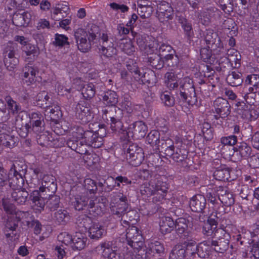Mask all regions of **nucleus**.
Listing matches in <instances>:
<instances>
[{"label": "nucleus", "mask_w": 259, "mask_h": 259, "mask_svg": "<svg viewBox=\"0 0 259 259\" xmlns=\"http://www.w3.org/2000/svg\"><path fill=\"white\" fill-rule=\"evenodd\" d=\"M178 97L183 102L193 106L197 102V98L192 79L184 78L180 83Z\"/></svg>", "instance_id": "obj_1"}, {"label": "nucleus", "mask_w": 259, "mask_h": 259, "mask_svg": "<svg viewBox=\"0 0 259 259\" xmlns=\"http://www.w3.org/2000/svg\"><path fill=\"white\" fill-rule=\"evenodd\" d=\"M102 118L110 124L112 131L120 132L124 131L122 129L123 125L121 122L122 111L119 108L113 106L108 107L102 110Z\"/></svg>", "instance_id": "obj_2"}, {"label": "nucleus", "mask_w": 259, "mask_h": 259, "mask_svg": "<svg viewBox=\"0 0 259 259\" xmlns=\"http://www.w3.org/2000/svg\"><path fill=\"white\" fill-rule=\"evenodd\" d=\"M74 37L78 49L81 52H88L94 44L96 35L93 32H87L84 29L79 28L74 32Z\"/></svg>", "instance_id": "obj_3"}, {"label": "nucleus", "mask_w": 259, "mask_h": 259, "mask_svg": "<svg viewBox=\"0 0 259 259\" xmlns=\"http://www.w3.org/2000/svg\"><path fill=\"white\" fill-rule=\"evenodd\" d=\"M18 51V45L13 41H9L3 46L4 62L9 70L14 69L18 63V59L15 56Z\"/></svg>", "instance_id": "obj_4"}, {"label": "nucleus", "mask_w": 259, "mask_h": 259, "mask_svg": "<svg viewBox=\"0 0 259 259\" xmlns=\"http://www.w3.org/2000/svg\"><path fill=\"white\" fill-rule=\"evenodd\" d=\"M124 149H126V158L128 163L133 166H138L144 160L143 150L137 144L130 143Z\"/></svg>", "instance_id": "obj_5"}, {"label": "nucleus", "mask_w": 259, "mask_h": 259, "mask_svg": "<svg viewBox=\"0 0 259 259\" xmlns=\"http://www.w3.org/2000/svg\"><path fill=\"white\" fill-rule=\"evenodd\" d=\"M26 165L22 166V169H19L18 166L13 164L9 172L8 179L9 185L14 190L21 189L24 184L23 176L26 174Z\"/></svg>", "instance_id": "obj_6"}, {"label": "nucleus", "mask_w": 259, "mask_h": 259, "mask_svg": "<svg viewBox=\"0 0 259 259\" xmlns=\"http://www.w3.org/2000/svg\"><path fill=\"white\" fill-rule=\"evenodd\" d=\"M220 213L215 212L208 218L207 222H204L202 228V233L206 237H215L217 234L222 233L224 231L220 229H217L219 221L221 219Z\"/></svg>", "instance_id": "obj_7"}, {"label": "nucleus", "mask_w": 259, "mask_h": 259, "mask_svg": "<svg viewBox=\"0 0 259 259\" xmlns=\"http://www.w3.org/2000/svg\"><path fill=\"white\" fill-rule=\"evenodd\" d=\"M88 201L89 198L85 194L76 195L73 202L75 209L80 211L87 207L90 212H92L98 214L100 210L98 209V204L95 203L93 200H91L88 204Z\"/></svg>", "instance_id": "obj_8"}, {"label": "nucleus", "mask_w": 259, "mask_h": 259, "mask_svg": "<svg viewBox=\"0 0 259 259\" xmlns=\"http://www.w3.org/2000/svg\"><path fill=\"white\" fill-rule=\"evenodd\" d=\"M204 40L206 44V47L210 50L213 51L217 50L218 48L220 50L219 51L222 52L223 54H226V50L223 48H221V41L218 34L214 32L212 29H206L203 32Z\"/></svg>", "instance_id": "obj_9"}, {"label": "nucleus", "mask_w": 259, "mask_h": 259, "mask_svg": "<svg viewBox=\"0 0 259 259\" xmlns=\"http://www.w3.org/2000/svg\"><path fill=\"white\" fill-rule=\"evenodd\" d=\"M147 131V126L143 121H136L130 125L128 131H126V137L125 138L127 140H129L131 137L141 139L145 136Z\"/></svg>", "instance_id": "obj_10"}, {"label": "nucleus", "mask_w": 259, "mask_h": 259, "mask_svg": "<svg viewBox=\"0 0 259 259\" xmlns=\"http://www.w3.org/2000/svg\"><path fill=\"white\" fill-rule=\"evenodd\" d=\"M77 134L78 135L77 138L80 139L82 141V144L86 148L87 146H91L94 148H98L102 146L103 145V140L101 138L98 139V141L94 144L93 140L96 138L94 136L95 133L91 131L83 130L81 128H78Z\"/></svg>", "instance_id": "obj_11"}, {"label": "nucleus", "mask_w": 259, "mask_h": 259, "mask_svg": "<svg viewBox=\"0 0 259 259\" xmlns=\"http://www.w3.org/2000/svg\"><path fill=\"white\" fill-rule=\"evenodd\" d=\"M150 187H146L144 191L147 195H152V194L158 193H166L168 190V185L162 181V179L158 177L154 180H151L149 182ZM142 192L143 190H141Z\"/></svg>", "instance_id": "obj_12"}, {"label": "nucleus", "mask_w": 259, "mask_h": 259, "mask_svg": "<svg viewBox=\"0 0 259 259\" xmlns=\"http://www.w3.org/2000/svg\"><path fill=\"white\" fill-rule=\"evenodd\" d=\"M118 197L119 200L111 207L112 214L116 219L124 217L126 211L128 209V204L126 196L120 193Z\"/></svg>", "instance_id": "obj_13"}, {"label": "nucleus", "mask_w": 259, "mask_h": 259, "mask_svg": "<svg viewBox=\"0 0 259 259\" xmlns=\"http://www.w3.org/2000/svg\"><path fill=\"white\" fill-rule=\"evenodd\" d=\"M127 244L131 246H139L143 244L142 240V236L140 234L137 227L135 226L130 227L126 230L125 234Z\"/></svg>", "instance_id": "obj_14"}, {"label": "nucleus", "mask_w": 259, "mask_h": 259, "mask_svg": "<svg viewBox=\"0 0 259 259\" xmlns=\"http://www.w3.org/2000/svg\"><path fill=\"white\" fill-rule=\"evenodd\" d=\"M206 200L202 195H196L189 200V206L192 211L203 214L206 208Z\"/></svg>", "instance_id": "obj_15"}, {"label": "nucleus", "mask_w": 259, "mask_h": 259, "mask_svg": "<svg viewBox=\"0 0 259 259\" xmlns=\"http://www.w3.org/2000/svg\"><path fill=\"white\" fill-rule=\"evenodd\" d=\"M70 8L66 4L59 3L53 7L51 12V17L55 21H60L67 17Z\"/></svg>", "instance_id": "obj_16"}, {"label": "nucleus", "mask_w": 259, "mask_h": 259, "mask_svg": "<svg viewBox=\"0 0 259 259\" xmlns=\"http://www.w3.org/2000/svg\"><path fill=\"white\" fill-rule=\"evenodd\" d=\"M217 191L219 200L224 205L230 207L234 204V196L227 188L218 186Z\"/></svg>", "instance_id": "obj_17"}, {"label": "nucleus", "mask_w": 259, "mask_h": 259, "mask_svg": "<svg viewBox=\"0 0 259 259\" xmlns=\"http://www.w3.org/2000/svg\"><path fill=\"white\" fill-rule=\"evenodd\" d=\"M215 112L220 117L225 118L231 112L230 105L228 101L222 98H218L213 102Z\"/></svg>", "instance_id": "obj_18"}, {"label": "nucleus", "mask_w": 259, "mask_h": 259, "mask_svg": "<svg viewBox=\"0 0 259 259\" xmlns=\"http://www.w3.org/2000/svg\"><path fill=\"white\" fill-rule=\"evenodd\" d=\"M233 149L234 155L237 156L238 160L248 157L251 153V147L245 142L238 143L236 146L233 147Z\"/></svg>", "instance_id": "obj_19"}, {"label": "nucleus", "mask_w": 259, "mask_h": 259, "mask_svg": "<svg viewBox=\"0 0 259 259\" xmlns=\"http://www.w3.org/2000/svg\"><path fill=\"white\" fill-rule=\"evenodd\" d=\"M23 80L28 85L36 81V75L38 73V69L36 67L28 64L23 68Z\"/></svg>", "instance_id": "obj_20"}, {"label": "nucleus", "mask_w": 259, "mask_h": 259, "mask_svg": "<svg viewBox=\"0 0 259 259\" xmlns=\"http://www.w3.org/2000/svg\"><path fill=\"white\" fill-rule=\"evenodd\" d=\"M158 150L160 153L163 154V156L171 158L175 151L174 142L169 138L161 140V144Z\"/></svg>", "instance_id": "obj_21"}, {"label": "nucleus", "mask_w": 259, "mask_h": 259, "mask_svg": "<svg viewBox=\"0 0 259 259\" xmlns=\"http://www.w3.org/2000/svg\"><path fill=\"white\" fill-rule=\"evenodd\" d=\"M31 19L30 12L26 11L23 13H15L13 16L12 22L16 26L26 27L30 22Z\"/></svg>", "instance_id": "obj_22"}, {"label": "nucleus", "mask_w": 259, "mask_h": 259, "mask_svg": "<svg viewBox=\"0 0 259 259\" xmlns=\"http://www.w3.org/2000/svg\"><path fill=\"white\" fill-rule=\"evenodd\" d=\"M89 237L93 240H98L105 235L106 232L103 226L98 223H93L88 229Z\"/></svg>", "instance_id": "obj_23"}, {"label": "nucleus", "mask_w": 259, "mask_h": 259, "mask_svg": "<svg viewBox=\"0 0 259 259\" xmlns=\"http://www.w3.org/2000/svg\"><path fill=\"white\" fill-rule=\"evenodd\" d=\"M185 249H187L186 254L190 259H197L205 257V254L202 251V247L201 246L196 245L195 243H188Z\"/></svg>", "instance_id": "obj_24"}, {"label": "nucleus", "mask_w": 259, "mask_h": 259, "mask_svg": "<svg viewBox=\"0 0 259 259\" xmlns=\"http://www.w3.org/2000/svg\"><path fill=\"white\" fill-rule=\"evenodd\" d=\"M30 199L32 202V207L34 209L38 211L44 209L46 201L38 191H33L30 196Z\"/></svg>", "instance_id": "obj_25"}, {"label": "nucleus", "mask_w": 259, "mask_h": 259, "mask_svg": "<svg viewBox=\"0 0 259 259\" xmlns=\"http://www.w3.org/2000/svg\"><path fill=\"white\" fill-rule=\"evenodd\" d=\"M87 238L84 234L76 232L72 238V247L73 250H80L83 249L86 245Z\"/></svg>", "instance_id": "obj_26"}, {"label": "nucleus", "mask_w": 259, "mask_h": 259, "mask_svg": "<svg viewBox=\"0 0 259 259\" xmlns=\"http://www.w3.org/2000/svg\"><path fill=\"white\" fill-rule=\"evenodd\" d=\"M78 135L76 136L77 137ZM77 138L73 137L68 139L66 143L67 146L71 149L74 150L77 153L80 154H84L87 153V149L82 144V141H79L77 140Z\"/></svg>", "instance_id": "obj_27"}, {"label": "nucleus", "mask_w": 259, "mask_h": 259, "mask_svg": "<svg viewBox=\"0 0 259 259\" xmlns=\"http://www.w3.org/2000/svg\"><path fill=\"white\" fill-rule=\"evenodd\" d=\"M178 21L181 24L185 35L188 40L191 41L194 36V32L191 23L183 16H179Z\"/></svg>", "instance_id": "obj_28"}, {"label": "nucleus", "mask_w": 259, "mask_h": 259, "mask_svg": "<svg viewBox=\"0 0 259 259\" xmlns=\"http://www.w3.org/2000/svg\"><path fill=\"white\" fill-rule=\"evenodd\" d=\"M175 222L168 217H163L159 222L160 231L162 234L170 233L174 228Z\"/></svg>", "instance_id": "obj_29"}, {"label": "nucleus", "mask_w": 259, "mask_h": 259, "mask_svg": "<svg viewBox=\"0 0 259 259\" xmlns=\"http://www.w3.org/2000/svg\"><path fill=\"white\" fill-rule=\"evenodd\" d=\"M215 170L213 172V177L219 181H228L230 178V169L226 165H221L219 167H215Z\"/></svg>", "instance_id": "obj_30"}, {"label": "nucleus", "mask_w": 259, "mask_h": 259, "mask_svg": "<svg viewBox=\"0 0 259 259\" xmlns=\"http://www.w3.org/2000/svg\"><path fill=\"white\" fill-rule=\"evenodd\" d=\"M127 68L131 72L134 73L135 75H137L135 78H137L139 79L140 83H150V79L148 78V76L150 74L149 73L147 74L146 72H141L136 65H134L132 67L131 65L128 64L127 65Z\"/></svg>", "instance_id": "obj_31"}, {"label": "nucleus", "mask_w": 259, "mask_h": 259, "mask_svg": "<svg viewBox=\"0 0 259 259\" xmlns=\"http://www.w3.org/2000/svg\"><path fill=\"white\" fill-rule=\"evenodd\" d=\"M28 195L27 191L21 189L14 190L11 194L13 200L21 205L25 203Z\"/></svg>", "instance_id": "obj_32"}, {"label": "nucleus", "mask_w": 259, "mask_h": 259, "mask_svg": "<svg viewBox=\"0 0 259 259\" xmlns=\"http://www.w3.org/2000/svg\"><path fill=\"white\" fill-rule=\"evenodd\" d=\"M227 55L228 56L230 67L238 68L240 66L241 55L239 53L234 49L228 50Z\"/></svg>", "instance_id": "obj_33"}, {"label": "nucleus", "mask_w": 259, "mask_h": 259, "mask_svg": "<svg viewBox=\"0 0 259 259\" xmlns=\"http://www.w3.org/2000/svg\"><path fill=\"white\" fill-rule=\"evenodd\" d=\"M211 245L216 252L224 253L229 248V240L224 238H220L218 240H212Z\"/></svg>", "instance_id": "obj_34"}, {"label": "nucleus", "mask_w": 259, "mask_h": 259, "mask_svg": "<svg viewBox=\"0 0 259 259\" xmlns=\"http://www.w3.org/2000/svg\"><path fill=\"white\" fill-rule=\"evenodd\" d=\"M243 80L242 74L239 72L232 71L226 77L227 83L232 87H238L241 85Z\"/></svg>", "instance_id": "obj_35"}, {"label": "nucleus", "mask_w": 259, "mask_h": 259, "mask_svg": "<svg viewBox=\"0 0 259 259\" xmlns=\"http://www.w3.org/2000/svg\"><path fill=\"white\" fill-rule=\"evenodd\" d=\"M47 109L45 114L48 117V120L52 121L55 123H57L61 116V112L60 107L58 106H55L54 108H51L50 106H46Z\"/></svg>", "instance_id": "obj_36"}, {"label": "nucleus", "mask_w": 259, "mask_h": 259, "mask_svg": "<svg viewBox=\"0 0 259 259\" xmlns=\"http://www.w3.org/2000/svg\"><path fill=\"white\" fill-rule=\"evenodd\" d=\"M53 219L58 225H65L70 220V215L67 210L59 209L54 214Z\"/></svg>", "instance_id": "obj_37"}, {"label": "nucleus", "mask_w": 259, "mask_h": 259, "mask_svg": "<svg viewBox=\"0 0 259 259\" xmlns=\"http://www.w3.org/2000/svg\"><path fill=\"white\" fill-rule=\"evenodd\" d=\"M185 247L181 245H176L171 251L169 259H185L186 257Z\"/></svg>", "instance_id": "obj_38"}, {"label": "nucleus", "mask_w": 259, "mask_h": 259, "mask_svg": "<svg viewBox=\"0 0 259 259\" xmlns=\"http://www.w3.org/2000/svg\"><path fill=\"white\" fill-rule=\"evenodd\" d=\"M96 94L95 85L93 83L84 84L81 89V94L86 100L92 99Z\"/></svg>", "instance_id": "obj_39"}, {"label": "nucleus", "mask_w": 259, "mask_h": 259, "mask_svg": "<svg viewBox=\"0 0 259 259\" xmlns=\"http://www.w3.org/2000/svg\"><path fill=\"white\" fill-rule=\"evenodd\" d=\"M103 101L107 106L113 107L118 102L117 95L116 92L109 91L106 92L103 96Z\"/></svg>", "instance_id": "obj_40"}, {"label": "nucleus", "mask_w": 259, "mask_h": 259, "mask_svg": "<svg viewBox=\"0 0 259 259\" xmlns=\"http://www.w3.org/2000/svg\"><path fill=\"white\" fill-rule=\"evenodd\" d=\"M133 248V259H146L147 256V248L144 243L141 246H131Z\"/></svg>", "instance_id": "obj_41"}, {"label": "nucleus", "mask_w": 259, "mask_h": 259, "mask_svg": "<svg viewBox=\"0 0 259 259\" xmlns=\"http://www.w3.org/2000/svg\"><path fill=\"white\" fill-rule=\"evenodd\" d=\"M153 12V8L150 5L138 3V13L143 19L150 17Z\"/></svg>", "instance_id": "obj_42"}, {"label": "nucleus", "mask_w": 259, "mask_h": 259, "mask_svg": "<svg viewBox=\"0 0 259 259\" xmlns=\"http://www.w3.org/2000/svg\"><path fill=\"white\" fill-rule=\"evenodd\" d=\"M76 109L78 113V117L82 122H87L92 118L90 109L88 107L78 104L77 106Z\"/></svg>", "instance_id": "obj_43"}, {"label": "nucleus", "mask_w": 259, "mask_h": 259, "mask_svg": "<svg viewBox=\"0 0 259 259\" xmlns=\"http://www.w3.org/2000/svg\"><path fill=\"white\" fill-rule=\"evenodd\" d=\"M165 83L170 90H174L178 87L177 76L172 72H167L165 74Z\"/></svg>", "instance_id": "obj_44"}, {"label": "nucleus", "mask_w": 259, "mask_h": 259, "mask_svg": "<svg viewBox=\"0 0 259 259\" xmlns=\"http://www.w3.org/2000/svg\"><path fill=\"white\" fill-rule=\"evenodd\" d=\"M147 141L151 146H156L158 148L160 147V133L156 130L151 131L147 137Z\"/></svg>", "instance_id": "obj_45"}, {"label": "nucleus", "mask_w": 259, "mask_h": 259, "mask_svg": "<svg viewBox=\"0 0 259 259\" xmlns=\"http://www.w3.org/2000/svg\"><path fill=\"white\" fill-rule=\"evenodd\" d=\"M188 221L183 218L177 219L174 226L177 233L179 234L185 233L188 229Z\"/></svg>", "instance_id": "obj_46"}, {"label": "nucleus", "mask_w": 259, "mask_h": 259, "mask_svg": "<svg viewBox=\"0 0 259 259\" xmlns=\"http://www.w3.org/2000/svg\"><path fill=\"white\" fill-rule=\"evenodd\" d=\"M162 58L160 55L153 54L148 57V62L153 68L160 69L164 65V61L162 60Z\"/></svg>", "instance_id": "obj_47"}, {"label": "nucleus", "mask_w": 259, "mask_h": 259, "mask_svg": "<svg viewBox=\"0 0 259 259\" xmlns=\"http://www.w3.org/2000/svg\"><path fill=\"white\" fill-rule=\"evenodd\" d=\"M245 82L253 86V88H249V90L254 93L258 92L259 89V75L252 74L248 75L245 80Z\"/></svg>", "instance_id": "obj_48"}, {"label": "nucleus", "mask_w": 259, "mask_h": 259, "mask_svg": "<svg viewBox=\"0 0 259 259\" xmlns=\"http://www.w3.org/2000/svg\"><path fill=\"white\" fill-rule=\"evenodd\" d=\"M113 249L112 243L110 241L102 242L96 247V250L101 252L105 257H106Z\"/></svg>", "instance_id": "obj_49"}, {"label": "nucleus", "mask_w": 259, "mask_h": 259, "mask_svg": "<svg viewBox=\"0 0 259 259\" xmlns=\"http://www.w3.org/2000/svg\"><path fill=\"white\" fill-rule=\"evenodd\" d=\"M49 197L46 201L47 207L51 211L55 210L59 206L60 197L59 196L53 194H48Z\"/></svg>", "instance_id": "obj_50"}, {"label": "nucleus", "mask_w": 259, "mask_h": 259, "mask_svg": "<svg viewBox=\"0 0 259 259\" xmlns=\"http://www.w3.org/2000/svg\"><path fill=\"white\" fill-rule=\"evenodd\" d=\"M5 101L7 104L8 108L13 114L18 113L21 109L20 105L9 96H6Z\"/></svg>", "instance_id": "obj_51"}, {"label": "nucleus", "mask_w": 259, "mask_h": 259, "mask_svg": "<svg viewBox=\"0 0 259 259\" xmlns=\"http://www.w3.org/2000/svg\"><path fill=\"white\" fill-rule=\"evenodd\" d=\"M85 189L91 194L95 195L97 193L98 188L96 182L91 179H85L84 181Z\"/></svg>", "instance_id": "obj_52"}, {"label": "nucleus", "mask_w": 259, "mask_h": 259, "mask_svg": "<svg viewBox=\"0 0 259 259\" xmlns=\"http://www.w3.org/2000/svg\"><path fill=\"white\" fill-rule=\"evenodd\" d=\"M113 43L112 41H110L109 45L106 46H101L99 48V51L101 55L105 56L106 57H110L114 54L115 49L113 48Z\"/></svg>", "instance_id": "obj_53"}, {"label": "nucleus", "mask_w": 259, "mask_h": 259, "mask_svg": "<svg viewBox=\"0 0 259 259\" xmlns=\"http://www.w3.org/2000/svg\"><path fill=\"white\" fill-rule=\"evenodd\" d=\"M218 187L217 186L215 187L213 190L206 193V197L208 201L213 205V207H217V205L219 204Z\"/></svg>", "instance_id": "obj_54"}, {"label": "nucleus", "mask_w": 259, "mask_h": 259, "mask_svg": "<svg viewBox=\"0 0 259 259\" xmlns=\"http://www.w3.org/2000/svg\"><path fill=\"white\" fill-rule=\"evenodd\" d=\"M160 99L165 106L172 107L175 104V99L174 97L167 91L161 93Z\"/></svg>", "instance_id": "obj_55"}, {"label": "nucleus", "mask_w": 259, "mask_h": 259, "mask_svg": "<svg viewBox=\"0 0 259 259\" xmlns=\"http://www.w3.org/2000/svg\"><path fill=\"white\" fill-rule=\"evenodd\" d=\"M159 15H161L164 18L168 20H171L172 18V8L167 5H162L158 8Z\"/></svg>", "instance_id": "obj_56"}, {"label": "nucleus", "mask_w": 259, "mask_h": 259, "mask_svg": "<svg viewBox=\"0 0 259 259\" xmlns=\"http://www.w3.org/2000/svg\"><path fill=\"white\" fill-rule=\"evenodd\" d=\"M23 51L25 53L26 56H28V59L31 55L34 57L38 54V49L35 46L29 43L24 46Z\"/></svg>", "instance_id": "obj_57"}, {"label": "nucleus", "mask_w": 259, "mask_h": 259, "mask_svg": "<svg viewBox=\"0 0 259 259\" xmlns=\"http://www.w3.org/2000/svg\"><path fill=\"white\" fill-rule=\"evenodd\" d=\"M42 186L40 187L39 190L41 192H45L46 193L51 192V193H55L57 190L56 185L52 182L50 184L47 183L46 181H43L42 183Z\"/></svg>", "instance_id": "obj_58"}, {"label": "nucleus", "mask_w": 259, "mask_h": 259, "mask_svg": "<svg viewBox=\"0 0 259 259\" xmlns=\"http://www.w3.org/2000/svg\"><path fill=\"white\" fill-rule=\"evenodd\" d=\"M150 248L151 252L159 254L160 256L164 254V248L163 244L159 241H154L151 243Z\"/></svg>", "instance_id": "obj_59"}, {"label": "nucleus", "mask_w": 259, "mask_h": 259, "mask_svg": "<svg viewBox=\"0 0 259 259\" xmlns=\"http://www.w3.org/2000/svg\"><path fill=\"white\" fill-rule=\"evenodd\" d=\"M165 61L168 66L175 68L179 65V58L174 54H168V55L165 56Z\"/></svg>", "instance_id": "obj_60"}, {"label": "nucleus", "mask_w": 259, "mask_h": 259, "mask_svg": "<svg viewBox=\"0 0 259 259\" xmlns=\"http://www.w3.org/2000/svg\"><path fill=\"white\" fill-rule=\"evenodd\" d=\"M19 122V119H17L16 120V126L19 128L18 130V133L20 136H21L22 138H26L28 133H30L31 130L30 129V126H29V124L26 123L24 125H21V127L19 126V124L18 123Z\"/></svg>", "instance_id": "obj_61"}, {"label": "nucleus", "mask_w": 259, "mask_h": 259, "mask_svg": "<svg viewBox=\"0 0 259 259\" xmlns=\"http://www.w3.org/2000/svg\"><path fill=\"white\" fill-rule=\"evenodd\" d=\"M53 44L55 46L60 47H62L66 44L68 45V37L65 35L56 33L55 35V40L53 41Z\"/></svg>", "instance_id": "obj_62"}, {"label": "nucleus", "mask_w": 259, "mask_h": 259, "mask_svg": "<svg viewBox=\"0 0 259 259\" xmlns=\"http://www.w3.org/2000/svg\"><path fill=\"white\" fill-rule=\"evenodd\" d=\"M29 126L31 131L38 135L45 130V121L43 120L30 123Z\"/></svg>", "instance_id": "obj_63"}, {"label": "nucleus", "mask_w": 259, "mask_h": 259, "mask_svg": "<svg viewBox=\"0 0 259 259\" xmlns=\"http://www.w3.org/2000/svg\"><path fill=\"white\" fill-rule=\"evenodd\" d=\"M120 106L122 110L128 113H131L134 109V106L133 105L128 97H124L123 100L120 103Z\"/></svg>", "instance_id": "obj_64"}]
</instances>
